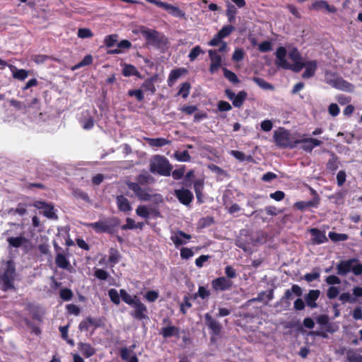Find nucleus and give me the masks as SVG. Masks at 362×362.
<instances>
[{
  "mask_svg": "<svg viewBox=\"0 0 362 362\" xmlns=\"http://www.w3.org/2000/svg\"><path fill=\"white\" fill-rule=\"evenodd\" d=\"M120 224V220L117 217H111L105 221H99L94 223H84L88 228H90L97 233H107L112 234L115 232V228Z\"/></svg>",
  "mask_w": 362,
  "mask_h": 362,
  "instance_id": "3",
  "label": "nucleus"
},
{
  "mask_svg": "<svg viewBox=\"0 0 362 362\" xmlns=\"http://www.w3.org/2000/svg\"><path fill=\"white\" fill-rule=\"evenodd\" d=\"M288 57L293 62L302 61V57L296 48H293L288 53Z\"/></svg>",
  "mask_w": 362,
  "mask_h": 362,
  "instance_id": "64",
  "label": "nucleus"
},
{
  "mask_svg": "<svg viewBox=\"0 0 362 362\" xmlns=\"http://www.w3.org/2000/svg\"><path fill=\"white\" fill-rule=\"evenodd\" d=\"M204 53V52L202 50V47L199 45H197L191 49L188 55L189 59L190 62H194L197 59L199 54Z\"/></svg>",
  "mask_w": 362,
  "mask_h": 362,
  "instance_id": "48",
  "label": "nucleus"
},
{
  "mask_svg": "<svg viewBox=\"0 0 362 362\" xmlns=\"http://www.w3.org/2000/svg\"><path fill=\"white\" fill-rule=\"evenodd\" d=\"M185 71L184 69H173L168 76V86H171L177 79H178L182 74Z\"/></svg>",
  "mask_w": 362,
  "mask_h": 362,
  "instance_id": "35",
  "label": "nucleus"
},
{
  "mask_svg": "<svg viewBox=\"0 0 362 362\" xmlns=\"http://www.w3.org/2000/svg\"><path fill=\"white\" fill-rule=\"evenodd\" d=\"M245 56V52L243 49L237 48L235 49L233 56L232 59L235 62H240L243 59Z\"/></svg>",
  "mask_w": 362,
  "mask_h": 362,
  "instance_id": "63",
  "label": "nucleus"
},
{
  "mask_svg": "<svg viewBox=\"0 0 362 362\" xmlns=\"http://www.w3.org/2000/svg\"><path fill=\"white\" fill-rule=\"evenodd\" d=\"M108 296L110 300L115 305H119L120 303V294L118 291L115 288H110L108 291Z\"/></svg>",
  "mask_w": 362,
  "mask_h": 362,
  "instance_id": "50",
  "label": "nucleus"
},
{
  "mask_svg": "<svg viewBox=\"0 0 362 362\" xmlns=\"http://www.w3.org/2000/svg\"><path fill=\"white\" fill-rule=\"evenodd\" d=\"M127 94L130 97H135L136 100L139 102H141L144 99V93L141 89L129 90Z\"/></svg>",
  "mask_w": 362,
  "mask_h": 362,
  "instance_id": "56",
  "label": "nucleus"
},
{
  "mask_svg": "<svg viewBox=\"0 0 362 362\" xmlns=\"http://www.w3.org/2000/svg\"><path fill=\"white\" fill-rule=\"evenodd\" d=\"M210 296V292L204 286H199L198 292L194 293L192 296V300H196L197 297H200L202 299H205Z\"/></svg>",
  "mask_w": 362,
  "mask_h": 362,
  "instance_id": "46",
  "label": "nucleus"
},
{
  "mask_svg": "<svg viewBox=\"0 0 362 362\" xmlns=\"http://www.w3.org/2000/svg\"><path fill=\"white\" fill-rule=\"evenodd\" d=\"M205 325L211 331L214 335L218 336L221 331V325L216 320L214 319L209 313L204 315Z\"/></svg>",
  "mask_w": 362,
  "mask_h": 362,
  "instance_id": "15",
  "label": "nucleus"
},
{
  "mask_svg": "<svg viewBox=\"0 0 362 362\" xmlns=\"http://www.w3.org/2000/svg\"><path fill=\"white\" fill-rule=\"evenodd\" d=\"M301 144V148L308 153H311L314 148L320 146L322 141L315 138H302L298 139V144Z\"/></svg>",
  "mask_w": 362,
  "mask_h": 362,
  "instance_id": "12",
  "label": "nucleus"
},
{
  "mask_svg": "<svg viewBox=\"0 0 362 362\" xmlns=\"http://www.w3.org/2000/svg\"><path fill=\"white\" fill-rule=\"evenodd\" d=\"M122 75L126 77L132 76L141 78V74L136 68L132 64H124L122 69Z\"/></svg>",
  "mask_w": 362,
  "mask_h": 362,
  "instance_id": "26",
  "label": "nucleus"
},
{
  "mask_svg": "<svg viewBox=\"0 0 362 362\" xmlns=\"http://www.w3.org/2000/svg\"><path fill=\"white\" fill-rule=\"evenodd\" d=\"M93 63V57L90 54H87L83 57V59L78 62V64H75L74 66L71 67L72 71H75L76 69H78L83 66L90 65Z\"/></svg>",
  "mask_w": 362,
  "mask_h": 362,
  "instance_id": "40",
  "label": "nucleus"
},
{
  "mask_svg": "<svg viewBox=\"0 0 362 362\" xmlns=\"http://www.w3.org/2000/svg\"><path fill=\"white\" fill-rule=\"evenodd\" d=\"M313 192L315 194V197L312 200L297 202L294 204L295 207L300 211H304L310 207L317 208L320 204V197L315 190H313Z\"/></svg>",
  "mask_w": 362,
  "mask_h": 362,
  "instance_id": "16",
  "label": "nucleus"
},
{
  "mask_svg": "<svg viewBox=\"0 0 362 362\" xmlns=\"http://www.w3.org/2000/svg\"><path fill=\"white\" fill-rule=\"evenodd\" d=\"M304 67L305 68V70L303 73L302 77L303 78H310L315 74L317 68V62L315 60L308 61L305 62V66Z\"/></svg>",
  "mask_w": 362,
  "mask_h": 362,
  "instance_id": "22",
  "label": "nucleus"
},
{
  "mask_svg": "<svg viewBox=\"0 0 362 362\" xmlns=\"http://www.w3.org/2000/svg\"><path fill=\"white\" fill-rule=\"evenodd\" d=\"M134 308V311L131 313V315L139 320H142L144 319H146L147 317L146 313H147V308L146 306L141 302L140 299L139 298L135 304H134L132 306Z\"/></svg>",
  "mask_w": 362,
  "mask_h": 362,
  "instance_id": "13",
  "label": "nucleus"
},
{
  "mask_svg": "<svg viewBox=\"0 0 362 362\" xmlns=\"http://www.w3.org/2000/svg\"><path fill=\"white\" fill-rule=\"evenodd\" d=\"M209 57L211 60L209 72L211 74L216 73L222 65V57L216 49L209 50Z\"/></svg>",
  "mask_w": 362,
  "mask_h": 362,
  "instance_id": "11",
  "label": "nucleus"
},
{
  "mask_svg": "<svg viewBox=\"0 0 362 362\" xmlns=\"http://www.w3.org/2000/svg\"><path fill=\"white\" fill-rule=\"evenodd\" d=\"M235 30V27L231 25H224L221 28V29L217 33L218 37L219 38H225L229 36L232 32Z\"/></svg>",
  "mask_w": 362,
  "mask_h": 362,
  "instance_id": "43",
  "label": "nucleus"
},
{
  "mask_svg": "<svg viewBox=\"0 0 362 362\" xmlns=\"http://www.w3.org/2000/svg\"><path fill=\"white\" fill-rule=\"evenodd\" d=\"M324 327V331H315L313 332V334L321 337L322 338H327V333H334L336 331V329L334 327L333 325L328 322V324L323 326Z\"/></svg>",
  "mask_w": 362,
  "mask_h": 362,
  "instance_id": "36",
  "label": "nucleus"
},
{
  "mask_svg": "<svg viewBox=\"0 0 362 362\" xmlns=\"http://www.w3.org/2000/svg\"><path fill=\"white\" fill-rule=\"evenodd\" d=\"M273 137L276 145L280 148H294L298 144V139L289 130L283 127L276 130Z\"/></svg>",
  "mask_w": 362,
  "mask_h": 362,
  "instance_id": "2",
  "label": "nucleus"
},
{
  "mask_svg": "<svg viewBox=\"0 0 362 362\" xmlns=\"http://www.w3.org/2000/svg\"><path fill=\"white\" fill-rule=\"evenodd\" d=\"M7 242L9 246L18 248L24 243L28 242V239L23 235H20L18 237H10L7 238Z\"/></svg>",
  "mask_w": 362,
  "mask_h": 362,
  "instance_id": "27",
  "label": "nucleus"
},
{
  "mask_svg": "<svg viewBox=\"0 0 362 362\" xmlns=\"http://www.w3.org/2000/svg\"><path fill=\"white\" fill-rule=\"evenodd\" d=\"M163 324H167V327H163L161 328L160 331V334L165 339L169 338L171 337H177L180 336V329L179 327L171 325V321L168 317H165L163 320Z\"/></svg>",
  "mask_w": 362,
  "mask_h": 362,
  "instance_id": "9",
  "label": "nucleus"
},
{
  "mask_svg": "<svg viewBox=\"0 0 362 362\" xmlns=\"http://www.w3.org/2000/svg\"><path fill=\"white\" fill-rule=\"evenodd\" d=\"M230 154L235 158L237 160L240 161H244L245 160L247 161H250L252 160V157L251 156H247V158H245V153L242 151H236V150H232L230 151Z\"/></svg>",
  "mask_w": 362,
  "mask_h": 362,
  "instance_id": "57",
  "label": "nucleus"
},
{
  "mask_svg": "<svg viewBox=\"0 0 362 362\" xmlns=\"http://www.w3.org/2000/svg\"><path fill=\"white\" fill-rule=\"evenodd\" d=\"M175 157L179 161L187 162L189 161L191 158L187 151H183L182 152H176L175 153Z\"/></svg>",
  "mask_w": 362,
  "mask_h": 362,
  "instance_id": "60",
  "label": "nucleus"
},
{
  "mask_svg": "<svg viewBox=\"0 0 362 362\" xmlns=\"http://www.w3.org/2000/svg\"><path fill=\"white\" fill-rule=\"evenodd\" d=\"M233 281L225 276L216 278L211 281V286L216 291H224L231 288Z\"/></svg>",
  "mask_w": 362,
  "mask_h": 362,
  "instance_id": "10",
  "label": "nucleus"
},
{
  "mask_svg": "<svg viewBox=\"0 0 362 362\" xmlns=\"http://www.w3.org/2000/svg\"><path fill=\"white\" fill-rule=\"evenodd\" d=\"M354 85L347 81L344 80L342 77L339 80V83L337 84V89L341 90L344 91L351 92L354 90Z\"/></svg>",
  "mask_w": 362,
  "mask_h": 362,
  "instance_id": "41",
  "label": "nucleus"
},
{
  "mask_svg": "<svg viewBox=\"0 0 362 362\" xmlns=\"http://www.w3.org/2000/svg\"><path fill=\"white\" fill-rule=\"evenodd\" d=\"M191 89V85L189 82H185L181 84V86L177 93L178 95H181L183 98L188 97Z\"/></svg>",
  "mask_w": 362,
  "mask_h": 362,
  "instance_id": "49",
  "label": "nucleus"
},
{
  "mask_svg": "<svg viewBox=\"0 0 362 362\" xmlns=\"http://www.w3.org/2000/svg\"><path fill=\"white\" fill-rule=\"evenodd\" d=\"M276 60L275 64L277 67L282 68L284 69H287L289 68V63L287 62L286 57V49L284 47H279L277 48L276 52Z\"/></svg>",
  "mask_w": 362,
  "mask_h": 362,
  "instance_id": "14",
  "label": "nucleus"
},
{
  "mask_svg": "<svg viewBox=\"0 0 362 362\" xmlns=\"http://www.w3.org/2000/svg\"><path fill=\"white\" fill-rule=\"evenodd\" d=\"M328 235L333 242L345 241L349 239L348 235L345 233H337L336 232L331 231L329 233Z\"/></svg>",
  "mask_w": 362,
  "mask_h": 362,
  "instance_id": "45",
  "label": "nucleus"
},
{
  "mask_svg": "<svg viewBox=\"0 0 362 362\" xmlns=\"http://www.w3.org/2000/svg\"><path fill=\"white\" fill-rule=\"evenodd\" d=\"M10 214H19L23 216L27 213V206L25 204L19 203L16 208H11L8 210Z\"/></svg>",
  "mask_w": 362,
  "mask_h": 362,
  "instance_id": "44",
  "label": "nucleus"
},
{
  "mask_svg": "<svg viewBox=\"0 0 362 362\" xmlns=\"http://www.w3.org/2000/svg\"><path fill=\"white\" fill-rule=\"evenodd\" d=\"M339 161L338 156L334 153H330V158L328 160L327 164H326V168L332 172L334 173L337 171V170L339 168Z\"/></svg>",
  "mask_w": 362,
  "mask_h": 362,
  "instance_id": "25",
  "label": "nucleus"
},
{
  "mask_svg": "<svg viewBox=\"0 0 362 362\" xmlns=\"http://www.w3.org/2000/svg\"><path fill=\"white\" fill-rule=\"evenodd\" d=\"M73 292L70 288H62L59 291V296L60 298L65 301H68L71 300L73 298Z\"/></svg>",
  "mask_w": 362,
  "mask_h": 362,
  "instance_id": "54",
  "label": "nucleus"
},
{
  "mask_svg": "<svg viewBox=\"0 0 362 362\" xmlns=\"http://www.w3.org/2000/svg\"><path fill=\"white\" fill-rule=\"evenodd\" d=\"M252 81L261 88L264 90H274V87L271 83L267 82L262 78L254 76Z\"/></svg>",
  "mask_w": 362,
  "mask_h": 362,
  "instance_id": "39",
  "label": "nucleus"
},
{
  "mask_svg": "<svg viewBox=\"0 0 362 362\" xmlns=\"http://www.w3.org/2000/svg\"><path fill=\"white\" fill-rule=\"evenodd\" d=\"M182 238H185L187 240H189L192 238V236L189 234H187L184 231L180 230H177L174 235L171 236V240L176 247L187 243V241L183 240Z\"/></svg>",
  "mask_w": 362,
  "mask_h": 362,
  "instance_id": "21",
  "label": "nucleus"
},
{
  "mask_svg": "<svg viewBox=\"0 0 362 362\" xmlns=\"http://www.w3.org/2000/svg\"><path fill=\"white\" fill-rule=\"evenodd\" d=\"M146 1L153 4L158 7L162 8L167 11L171 16L180 18H185V13L182 11L179 7L173 6L170 4L163 2L160 0H146Z\"/></svg>",
  "mask_w": 362,
  "mask_h": 362,
  "instance_id": "7",
  "label": "nucleus"
},
{
  "mask_svg": "<svg viewBox=\"0 0 362 362\" xmlns=\"http://www.w3.org/2000/svg\"><path fill=\"white\" fill-rule=\"evenodd\" d=\"M303 294L302 288L297 284H293L291 289H287L284 292V295L283 296V299L289 300L293 298V295L300 297Z\"/></svg>",
  "mask_w": 362,
  "mask_h": 362,
  "instance_id": "24",
  "label": "nucleus"
},
{
  "mask_svg": "<svg viewBox=\"0 0 362 362\" xmlns=\"http://www.w3.org/2000/svg\"><path fill=\"white\" fill-rule=\"evenodd\" d=\"M80 122L84 129L89 130L94 126V119L89 112L86 111V116L80 120Z\"/></svg>",
  "mask_w": 362,
  "mask_h": 362,
  "instance_id": "33",
  "label": "nucleus"
},
{
  "mask_svg": "<svg viewBox=\"0 0 362 362\" xmlns=\"http://www.w3.org/2000/svg\"><path fill=\"white\" fill-rule=\"evenodd\" d=\"M146 140L151 146L153 147H161L169 144L170 142L164 138H146Z\"/></svg>",
  "mask_w": 362,
  "mask_h": 362,
  "instance_id": "30",
  "label": "nucleus"
},
{
  "mask_svg": "<svg viewBox=\"0 0 362 362\" xmlns=\"http://www.w3.org/2000/svg\"><path fill=\"white\" fill-rule=\"evenodd\" d=\"M15 272H16V269H15L14 266L13 265V263L11 262L8 261L7 262L6 269H5L3 274H6L7 276H8L11 279L14 280Z\"/></svg>",
  "mask_w": 362,
  "mask_h": 362,
  "instance_id": "62",
  "label": "nucleus"
},
{
  "mask_svg": "<svg viewBox=\"0 0 362 362\" xmlns=\"http://www.w3.org/2000/svg\"><path fill=\"white\" fill-rule=\"evenodd\" d=\"M174 195L185 206H189L194 199L193 193L189 189L184 187L175 189Z\"/></svg>",
  "mask_w": 362,
  "mask_h": 362,
  "instance_id": "8",
  "label": "nucleus"
},
{
  "mask_svg": "<svg viewBox=\"0 0 362 362\" xmlns=\"http://www.w3.org/2000/svg\"><path fill=\"white\" fill-rule=\"evenodd\" d=\"M172 165L169 160L163 156L156 155L150 162V171L163 176H170Z\"/></svg>",
  "mask_w": 362,
  "mask_h": 362,
  "instance_id": "5",
  "label": "nucleus"
},
{
  "mask_svg": "<svg viewBox=\"0 0 362 362\" xmlns=\"http://www.w3.org/2000/svg\"><path fill=\"white\" fill-rule=\"evenodd\" d=\"M320 295V290H310L308 293L305 296V300L306 305L310 308H315L317 307L316 303Z\"/></svg>",
  "mask_w": 362,
  "mask_h": 362,
  "instance_id": "19",
  "label": "nucleus"
},
{
  "mask_svg": "<svg viewBox=\"0 0 362 362\" xmlns=\"http://www.w3.org/2000/svg\"><path fill=\"white\" fill-rule=\"evenodd\" d=\"M127 187L132 190L136 198L141 202L151 201L154 204H159L163 202V199L160 194H151L149 193L151 191V188H142L139 183L135 182H127Z\"/></svg>",
  "mask_w": 362,
  "mask_h": 362,
  "instance_id": "1",
  "label": "nucleus"
},
{
  "mask_svg": "<svg viewBox=\"0 0 362 362\" xmlns=\"http://www.w3.org/2000/svg\"><path fill=\"white\" fill-rule=\"evenodd\" d=\"M136 214L137 216L146 219L150 216L149 209L145 205H139L136 209Z\"/></svg>",
  "mask_w": 362,
  "mask_h": 362,
  "instance_id": "52",
  "label": "nucleus"
},
{
  "mask_svg": "<svg viewBox=\"0 0 362 362\" xmlns=\"http://www.w3.org/2000/svg\"><path fill=\"white\" fill-rule=\"evenodd\" d=\"M223 72L224 77L226 78L230 82L235 84L240 83V80L238 79L237 75L232 71L224 67L223 68Z\"/></svg>",
  "mask_w": 362,
  "mask_h": 362,
  "instance_id": "42",
  "label": "nucleus"
},
{
  "mask_svg": "<svg viewBox=\"0 0 362 362\" xmlns=\"http://www.w3.org/2000/svg\"><path fill=\"white\" fill-rule=\"evenodd\" d=\"M346 356L349 362H362V356L357 354L354 349H349Z\"/></svg>",
  "mask_w": 362,
  "mask_h": 362,
  "instance_id": "47",
  "label": "nucleus"
},
{
  "mask_svg": "<svg viewBox=\"0 0 362 362\" xmlns=\"http://www.w3.org/2000/svg\"><path fill=\"white\" fill-rule=\"evenodd\" d=\"M141 34L149 45L156 48L163 47L168 43L166 37L156 30L145 28L141 30Z\"/></svg>",
  "mask_w": 362,
  "mask_h": 362,
  "instance_id": "6",
  "label": "nucleus"
},
{
  "mask_svg": "<svg viewBox=\"0 0 362 362\" xmlns=\"http://www.w3.org/2000/svg\"><path fill=\"white\" fill-rule=\"evenodd\" d=\"M29 71L25 69H17L13 71V77L19 81H24L28 76Z\"/></svg>",
  "mask_w": 362,
  "mask_h": 362,
  "instance_id": "51",
  "label": "nucleus"
},
{
  "mask_svg": "<svg viewBox=\"0 0 362 362\" xmlns=\"http://www.w3.org/2000/svg\"><path fill=\"white\" fill-rule=\"evenodd\" d=\"M153 182L154 178L151 175L146 172L139 175L136 177V183H139V185H145L149 183H153Z\"/></svg>",
  "mask_w": 362,
  "mask_h": 362,
  "instance_id": "32",
  "label": "nucleus"
},
{
  "mask_svg": "<svg viewBox=\"0 0 362 362\" xmlns=\"http://www.w3.org/2000/svg\"><path fill=\"white\" fill-rule=\"evenodd\" d=\"M119 294L122 300L130 306H132L134 304H135L136 301L139 299L136 296H132L129 295L124 289H120Z\"/></svg>",
  "mask_w": 362,
  "mask_h": 362,
  "instance_id": "29",
  "label": "nucleus"
},
{
  "mask_svg": "<svg viewBox=\"0 0 362 362\" xmlns=\"http://www.w3.org/2000/svg\"><path fill=\"white\" fill-rule=\"evenodd\" d=\"M237 14V8L235 6L230 3L227 4V9L226 15L228 18V21L230 23H233L235 20V16Z\"/></svg>",
  "mask_w": 362,
  "mask_h": 362,
  "instance_id": "38",
  "label": "nucleus"
},
{
  "mask_svg": "<svg viewBox=\"0 0 362 362\" xmlns=\"http://www.w3.org/2000/svg\"><path fill=\"white\" fill-rule=\"evenodd\" d=\"M288 66L289 68H287L286 70H292L296 73H298L305 66V63L302 61H299L293 62L292 64L289 63Z\"/></svg>",
  "mask_w": 362,
  "mask_h": 362,
  "instance_id": "58",
  "label": "nucleus"
},
{
  "mask_svg": "<svg viewBox=\"0 0 362 362\" xmlns=\"http://www.w3.org/2000/svg\"><path fill=\"white\" fill-rule=\"evenodd\" d=\"M55 263L61 269H68L70 267V262L62 253H58L56 255Z\"/></svg>",
  "mask_w": 362,
  "mask_h": 362,
  "instance_id": "28",
  "label": "nucleus"
},
{
  "mask_svg": "<svg viewBox=\"0 0 362 362\" xmlns=\"http://www.w3.org/2000/svg\"><path fill=\"white\" fill-rule=\"evenodd\" d=\"M141 88H144L145 91H150L152 93L156 92V87L151 78L145 80L141 85Z\"/></svg>",
  "mask_w": 362,
  "mask_h": 362,
  "instance_id": "55",
  "label": "nucleus"
},
{
  "mask_svg": "<svg viewBox=\"0 0 362 362\" xmlns=\"http://www.w3.org/2000/svg\"><path fill=\"white\" fill-rule=\"evenodd\" d=\"M118 35L112 34L107 35L104 40V44L107 47H112L117 42Z\"/></svg>",
  "mask_w": 362,
  "mask_h": 362,
  "instance_id": "53",
  "label": "nucleus"
},
{
  "mask_svg": "<svg viewBox=\"0 0 362 362\" xmlns=\"http://www.w3.org/2000/svg\"><path fill=\"white\" fill-rule=\"evenodd\" d=\"M0 282L2 283L1 289L3 291H8L14 288L13 279L7 276L6 274L0 276Z\"/></svg>",
  "mask_w": 362,
  "mask_h": 362,
  "instance_id": "34",
  "label": "nucleus"
},
{
  "mask_svg": "<svg viewBox=\"0 0 362 362\" xmlns=\"http://www.w3.org/2000/svg\"><path fill=\"white\" fill-rule=\"evenodd\" d=\"M94 276L100 280H107L110 276L108 272L103 269H96L94 272Z\"/></svg>",
  "mask_w": 362,
  "mask_h": 362,
  "instance_id": "59",
  "label": "nucleus"
},
{
  "mask_svg": "<svg viewBox=\"0 0 362 362\" xmlns=\"http://www.w3.org/2000/svg\"><path fill=\"white\" fill-rule=\"evenodd\" d=\"M78 37L80 38H89L93 36L92 31L89 28H79L78 30Z\"/></svg>",
  "mask_w": 362,
  "mask_h": 362,
  "instance_id": "61",
  "label": "nucleus"
},
{
  "mask_svg": "<svg viewBox=\"0 0 362 362\" xmlns=\"http://www.w3.org/2000/svg\"><path fill=\"white\" fill-rule=\"evenodd\" d=\"M311 7L315 11H320L325 9L328 13H334L337 12V8L334 5H329L326 1L317 0L315 1Z\"/></svg>",
  "mask_w": 362,
  "mask_h": 362,
  "instance_id": "18",
  "label": "nucleus"
},
{
  "mask_svg": "<svg viewBox=\"0 0 362 362\" xmlns=\"http://www.w3.org/2000/svg\"><path fill=\"white\" fill-rule=\"evenodd\" d=\"M116 204L119 211L124 213H128L132 209L129 201L123 195L116 197Z\"/></svg>",
  "mask_w": 362,
  "mask_h": 362,
  "instance_id": "20",
  "label": "nucleus"
},
{
  "mask_svg": "<svg viewBox=\"0 0 362 362\" xmlns=\"http://www.w3.org/2000/svg\"><path fill=\"white\" fill-rule=\"evenodd\" d=\"M109 252L110 255L108 258V262L111 264L112 267H113L115 264L119 262L121 256L119 251L113 247L110 249Z\"/></svg>",
  "mask_w": 362,
  "mask_h": 362,
  "instance_id": "37",
  "label": "nucleus"
},
{
  "mask_svg": "<svg viewBox=\"0 0 362 362\" xmlns=\"http://www.w3.org/2000/svg\"><path fill=\"white\" fill-rule=\"evenodd\" d=\"M78 349L86 358H90L95 354V349L89 343L79 342Z\"/></svg>",
  "mask_w": 362,
  "mask_h": 362,
  "instance_id": "23",
  "label": "nucleus"
},
{
  "mask_svg": "<svg viewBox=\"0 0 362 362\" xmlns=\"http://www.w3.org/2000/svg\"><path fill=\"white\" fill-rule=\"evenodd\" d=\"M310 233L313 236L311 242L313 245H320L328 240L325 231H322L317 228H311Z\"/></svg>",
  "mask_w": 362,
  "mask_h": 362,
  "instance_id": "17",
  "label": "nucleus"
},
{
  "mask_svg": "<svg viewBox=\"0 0 362 362\" xmlns=\"http://www.w3.org/2000/svg\"><path fill=\"white\" fill-rule=\"evenodd\" d=\"M336 269L337 274L341 276L347 275L350 272L356 276L362 274V264L356 258L339 261L337 264Z\"/></svg>",
  "mask_w": 362,
  "mask_h": 362,
  "instance_id": "4",
  "label": "nucleus"
},
{
  "mask_svg": "<svg viewBox=\"0 0 362 362\" xmlns=\"http://www.w3.org/2000/svg\"><path fill=\"white\" fill-rule=\"evenodd\" d=\"M247 96V94L245 90L239 91L238 93L235 95L234 100L232 102L233 106L238 108L240 107L246 100Z\"/></svg>",
  "mask_w": 362,
  "mask_h": 362,
  "instance_id": "31",
  "label": "nucleus"
}]
</instances>
